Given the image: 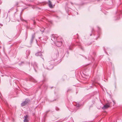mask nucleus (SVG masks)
Here are the masks:
<instances>
[{"label": "nucleus", "instance_id": "9", "mask_svg": "<svg viewBox=\"0 0 122 122\" xmlns=\"http://www.w3.org/2000/svg\"><path fill=\"white\" fill-rule=\"evenodd\" d=\"M33 36H32V38L31 39V43L33 41Z\"/></svg>", "mask_w": 122, "mask_h": 122}, {"label": "nucleus", "instance_id": "1", "mask_svg": "<svg viewBox=\"0 0 122 122\" xmlns=\"http://www.w3.org/2000/svg\"><path fill=\"white\" fill-rule=\"evenodd\" d=\"M29 100L28 99H26L25 101L21 104L22 106H24L26 105L29 102Z\"/></svg>", "mask_w": 122, "mask_h": 122}, {"label": "nucleus", "instance_id": "7", "mask_svg": "<svg viewBox=\"0 0 122 122\" xmlns=\"http://www.w3.org/2000/svg\"><path fill=\"white\" fill-rule=\"evenodd\" d=\"M35 55L36 56H40L41 55V54L40 52H38L36 53Z\"/></svg>", "mask_w": 122, "mask_h": 122}, {"label": "nucleus", "instance_id": "11", "mask_svg": "<svg viewBox=\"0 0 122 122\" xmlns=\"http://www.w3.org/2000/svg\"><path fill=\"white\" fill-rule=\"evenodd\" d=\"M43 30H42V31H43Z\"/></svg>", "mask_w": 122, "mask_h": 122}, {"label": "nucleus", "instance_id": "10", "mask_svg": "<svg viewBox=\"0 0 122 122\" xmlns=\"http://www.w3.org/2000/svg\"><path fill=\"white\" fill-rule=\"evenodd\" d=\"M112 101H113V103H114V104H115V101L114 100H112Z\"/></svg>", "mask_w": 122, "mask_h": 122}, {"label": "nucleus", "instance_id": "5", "mask_svg": "<svg viewBox=\"0 0 122 122\" xmlns=\"http://www.w3.org/2000/svg\"><path fill=\"white\" fill-rule=\"evenodd\" d=\"M28 116L27 115H26L24 116V122H28Z\"/></svg>", "mask_w": 122, "mask_h": 122}, {"label": "nucleus", "instance_id": "6", "mask_svg": "<svg viewBox=\"0 0 122 122\" xmlns=\"http://www.w3.org/2000/svg\"><path fill=\"white\" fill-rule=\"evenodd\" d=\"M109 107V105H108L107 104H106L103 107H102V109H106L107 108H108V107Z\"/></svg>", "mask_w": 122, "mask_h": 122}, {"label": "nucleus", "instance_id": "12", "mask_svg": "<svg viewBox=\"0 0 122 122\" xmlns=\"http://www.w3.org/2000/svg\"><path fill=\"white\" fill-rule=\"evenodd\" d=\"M36 81H35V82H36Z\"/></svg>", "mask_w": 122, "mask_h": 122}, {"label": "nucleus", "instance_id": "8", "mask_svg": "<svg viewBox=\"0 0 122 122\" xmlns=\"http://www.w3.org/2000/svg\"><path fill=\"white\" fill-rule=\"evenodd\" d=\"M76 106L77 107H80V105L79 104H77L76 105Z\"/></svg>", "mask_w": 122, "mask_h": 122}, {"label": "nucleus", "instance_id": "4", "mask_svg": "<svg viewBox=\"0 0 122 122\" xmlns=\"http://www.w3.org/2000/svg\"><path fill=\"white\" fill-rule=\"evenodd\" d=\"M48 2V4L49 7L51 8H53L54 6L52 5L51 4V3L50 1L49 0Z\"/></svg>", "mask_w": 122, "mask_h": 122}, {"label": "nucleus", "instance_id": "3", "mask_svg": "<svg viewBox=\"0 0 122 122\" xmlns=\"http://www.w3.org/2000/svg\"><path fill=\"white\" fill-rule=\"evenodd\" d=\"M51 37V40L53 41H55L56 40V37H55L54 35H52Z\"/></svg>", "mask_w": 122, "mask_h": 122}, {"label": "nucleus", "instance_id": "2", "mask_svg": "<svg viewBox=\"0 0 122 122\" xmlns=\"http://www.w3.org/2000/svg\"><path fill=\"white\" fill-rule=\"evenodd\" d=\"M56 44L57 46L59 47L60 46L62 45V43L61 41H57V42L56 43Z\"/></svg>", "mask_w": 122, "mask_h": 122}]
</instances>
